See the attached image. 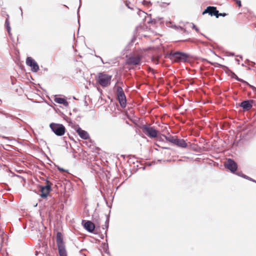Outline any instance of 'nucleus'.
Returning <instances> with one entry per match:
<instances>
[{"instance_id": "obj_1", "label": "nucleus", "mask_w": 256, "mask_h": 256, "mask_svg": "<svg viewBox=\"0 0 256 256\" xmlns=\"http://www.w3.org/2000/svg\"><path fill=\"white\" fill-rule=\"evenodd\" d=\"M112 76L106 72H100L97 74L96 80L98 84L103 88L108 87L111 84Z\"/></svg>"}, {"instance_id": "obj_2", "label": "nucleus", "mask_w": 256, "mask_h": 256, "mask_svg": "<svg viewBox=\"0 0 256 256\" xmlns=\"http://www.w3.org/2000/svg\"><path fill=\"white\" fill-rule=\"evenodd\" d=\"M170 58L176 62H186L188 60V56L185 53L178 52L170 53Z\"/></svg>"}, {"instance_id": "obj_3", "label": "nucleus", "mask_w": 256, "mask_h": 256, "mask_svg": "<svg viewBox=\"0 0 256 256\" xmlns=\"http://www.w3.org/2000/svg\"><path fill=\"white\" fill-rule=\"evenodd\" d=\"M142 130L143 132L150 138H156L158 136V131L149 125H144Z\"/></svg>"}, {"instance_id": "obj_4", "label": "nucleus", "mask_w": 256, "mask_h": 256, "mask_svg": "<svg viewBox=\"0 0 256 256\" xmlns=\"http://www.w3.org/2000/svg\"><path fill=\"white\" fill-rule=\"evenodd\" d=\"M50 128L57 136H62L65 133L66 128L64 126L61 124H50Z\"/></svg>"}, {"instance_id": "obj_5", "label": "nucleus", "mask_w": 256, "mask_h": 256, "mask_svg": "<svg viewBox=\"0 0 256 256\" xmlns=\"http://www.w3.org/2000/svg\"><path fill=\"white\" fill-rule=\"evenodd\" d=\"M46 186H42L40 187V196L41 198H46L48 196V194L52 190V183L48 180L46 181Z\"/></svg>"}, {"instance_id": "obj_6", "label": "nucleus", "mask_w": 256, "mask_h": 256, "mask_svg": "<svg viewBox=\"0 0 256 256\" xmlns=\"http://www.w3.org/2000/svg\"><path fill=\"white\" fill-rule=\"evenodd\" d=\"M224 166L229 170L232 173H234L238 168V165L236 163L230 158H228L224 162Z\"/></svg>"}, {"instance_id": "obj_7", "label": "nucleus", "mask_w": 256, "mask_h": 256, "mask_svg": "<svg viewBox=\"0 0 256 256\" xmlns=\"http://www.w3.org/2000/svg\"><path fill=\"white\" fill-rule=\"evenodd\" d=\"M142 56L139 55L129 57L126 60V64L128 65L136 66L140 64Z\"/></svg>"}, {"instance_id": "obj_8", "label": "nucleus", "mask_w": 256, "mask_h": 256, "mask_svg": "<svg viewBox=\"0 0 256 256\" xmlns=\"http://www.w3.org/2000/svg\"><path fill=\"white\" fill-rule=\"evenodd\" d=\"M26 64L31 68L34 72H37L39 70V66L37 62L31 57H28L26 60Z\"/></svg>"}, {"instance_id": "obj_9", "label": "nucleus", "mask_w": 256, "mask_h": 256, "mask_svg": "<svg viewBox=\"0 0 256 256\" xmlns=\"http://www.w3.org/2000/svg\"><path fill=\"white\" fill-rule=\"evenodd\" d=\"M252 104L256 105V101L254 100L242 102L240 106L245 110H248L252 108Z\"/></svg>"}, {"instance_id": "obj_10", "label": "nucleus", "mask_w": 256, "mask_h": 256, "mask_svg": "<svg viewBox=\"0 0 256 256\" xmlns=\"http://www.w3.org/2000/svg\"><path fill=\"white\" fill-rule=\"evenodd\" d=\"M208 13L211 16H214L216 18H218V10H217L216 7L209 6L202 12V14Z\"/></svg>"}, {"instance_id": "obj_11", "label": "nucleus", "mask_w": 256, "mask_h": 256, "mask_svg": "<svg viewBox=\"0 0 256 256\" xmlns=\"http://www.w3.org/2000/svg\"><path fill=\"white\" fill-rule=\"evenodd\" d=\"M76 132L79 135V136L82 139L84 140H88L90 138V136L88 132L83 130H82L79 126L76 128H75Z\"/></svg>"}, {"instance_id": "obj_12", "label": "nucleus", "mask_w": 256, "mask_h": 256, "mask_svg": "<svg viewBox=\"0 0 256 256\" xmlns=\"http://www.w3.org/2000/svg\"><path fill=\"white\" fill-rule=\"evenodd\" d=\"M116 94L120 106L124 108L126 106V98L124 92Z\"/></svg>"}, {"instance_id": "obj_13", "label": "nucleus", "mask_w": 256, "mask_h": 256, "mask_svg": "<svg viewBox=\"0 0 256 256\" xmlns=\"http://www.w3.org/2000/svg\"><path fill=\"white\" fill-rule=\"evenodd\" d=\"M84 228L89 232H94L96 225L91 221H85L84 224Z\"/></svg>"}, {"instance_id": "obj_14", "label": "nucleus", "mask_w": 256, "mask_h": 256, "mask_svg": "<svg viewBox=\"0 0 256 256\" xmlns=\"http://www.w3.org/2000/svg\"><path fill=\"white\" fill-rule=\"evenodd\" d=\"M174 144L183 148H185L188 146V144L183 139H178V138H176V143H174Z\"/></svg>"}, {"instance_id": "obj_15", "label": "nucleus", "mask_w": 256, "mask_h": 256, "mask_svg": "<svg viewBox=\"0 0 256 256\" xmlns=\"http://www.w3.org/2000/svg\"><path fill=\"white\" fill-rule=\"evenodd\" d=\"M56 242L58 246L64 245L63 242L62 235L60 232H58L56 234Z\"/></svg>"}, {"instance_id": "obj_16", "label": "nucleus", "mask_w": 256, "mask_h": 256, "mask_svg": "<svg viewBox=\"0 0 256 256\" xmlns=\"http://www.w3.org/2000/svg\"><path fill=\"white\" fill-rule=\"evenodd\" d=\"M54 101L56 103L62 104L64 106L68 105V102L64 98L56 97L54 98Z\"/></svg>"}, {"instance_id": "obj_17", "label": "nucleus", "mask_w": 256, "mask_h": 256, "mask_svg": "<svg viewBox=\"0 0 256 256\" xmlns=\"http://www.w3.org/2000/svg\"><path fill=\"white\" fill-rule=\"evenodd\" d=\"M58 252L60 256H67L64 245L58 246Z\"/></svg>"}, {"instance_id": "obj_18", "label": "nucleus", "mask_w": 256, "mask_h": 256, "mask_svg": "<svg viewBox=\"0 0 256 256\" xmlns=\"http://www.w3.org/2000/svg\"><path fill=\"white\" fill-rule=\"evenodd\" d=\"M163 136L164 137V138L167 141L173 144H174V143H176V140L177 138L176 136H172L170 134H168V136L163 135Z\"/></svg>"}, {"instance_id": "obj_19", "label": "nucleus", "mask_w": 256, "mask_h": 256, "mask_svg": "<svg viewBox=\"0 0 256 256\" xmlns=\"http://www.w3.org/2000/svg\"><path fill=\"white\" fill-rule=\"evenodd\" d=\"M122 82H118L114 86V88L116 90V94L124 92L122 88Z\"/></svg>"}, {"instance_id": "obj_20", "label": "nucleus", "mask_w": 256, "mask_h": 256, "mask_svg": "<svg viewBox=\"0 0 256 256\" xmlns=\"http://www.w3.org/2000/svg\"><path fill=\"white\" fill-rule=\"evenodd\" d=\"M5 25L6 28L9 34H10V23L9 21V16L7 14V18L5 22Z\"/></svg>"}, {"instance_id": "obj_21", "label": "nucleus", "mask_w": 256, "mask_h": 256, "mask_svg": "<svg viewBox=\"0 0 256 256\" xmlns=\"http://www.w3.org/2000/svg\"><path fill=\"white\" fill-rule=\"evenodd\" d=\"M235 2L238 7L240 8L242 6L241 1L240 0H235Z\"/></svg>"}, {"instance_id": "obj_22", "label": "nucleus", "mask_w": 256, "mask_h": 256, "mask_svg": "<svg viewBox=\"0 0 256 256\" xmlns=\"http://www.w3.org/2000/svg\"><path fill=\"white\" fill-rule=\"evenodd\" d=\"M227 15L226 14V13H219L218 12V18L220 16H225Z\"/></svg>"}, {"instance_id": "obj_23", "label": "nucleus", "mask_w": 256, "mask_h": 256, "mask_svg": "<svg viewBox=\"0 0 256 256\" xmlns=\"http://www.w3.org/2000/svg\"><path fill=\"white\" fill-rule=\"evenodd\" d=\"M192 28L196 30V31L197 32H198V28L196 27V26L194 25Z\"/></svg>"}, {"instance_id": "obj_24", "label": "nucleus", "mask_w": 256, "mask_h": 256, "mask_svg": "<svg viewBox=\"0 0 256 256\" xmlns=\"http://www.w3.org/2000/svg\"><path fill=\"white\" fill-rule=\"evenodd\" d=\"M238 174V175H240V176H241L242 177H244V178H248V176H245V175H244V174H242V175H240V174Z\"/></svg>"}, {"instance_id": "obj_25", "label": "nucleus", "mask_w": 256, "mask_h": 256, "mask_svg": "<svg viewBox=\"0 0 256 256\" xmlns=\"http://www.w3.org/2000/svg\"><path fill=\"white\" fill-rule=\"evenodd\" d=\"M96 224L97 226H100V222H99L97 221L96 222Z\"/></svg>"}, {"instance_id": "obj_26", "label": "nucleus", "mask_w": 256, "mask_h": 256, "mask_svg": "<svg viewBox=\"0 0 256 256\" xmlns=\"http://www.w3.org/2000/svg\"><path fill=\"white\" fill-rule=\"evenodd\" d=\"M158 140H160V141H163V140L162 138H161V137H158Z\"/></svg>"}, {"instance_id": "obj_27", "label": "nucleus", "mask_w": 256, "mask_h": 256, "mask_svg": "<svg viewBox=\"0 0 256 256\" xmlns=\"http://www.w3.org/2000/svg\"><path fill=\"white\" fill-rule=\"evenodd\" d=\"M58 170H60V171H62V172H64V170L62 168H58Z\"/></svg>"}]
</instances>
